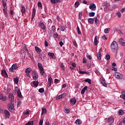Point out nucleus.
Here are the masks:
<instances>
[{
  "instance_id": "5fc2aeb1",
  "label": "nucleus",
  "mask_w": 125,
  "mask_h": 125,
  "mask_svg": "<svg viewBox=\"0 0 125 125\" xmlns=\"http://www.w3.org/2000/svg\"><path fill=\"white\" fill-rule=\"evenodd\" d=\"M86 56L88 59H92V57H91V56L88 55V54H87Z\"/></svg>"
},
{
  "instance_id": "2eb2a0df",
  "label": "nucleus",
  "mask_w": 125,
  "mask_h": 125,
  "mask_svg": "<svg viewBox=\"0 0 125 125\" xmlns=\"http://www.w3.org/2000/svg\"><path fill=\"white\" fill-rule=\"evenodd\" d=\"M108 122L109 125H113V124H114V118L113 117L109 118L108 120Z\"/></svg>"
},
{
  "instance_id": "4c0bfd02",
  "label": "nucleus",
  "mask_w": 125,
  "mask_h": 125,
  "mask_svg": "<svg viewBox=\"0 0 125 125\" xmlns=\"http://www.w3.org/2000/svg\"><path fill=\"white\" fill-rule=\"evenodd\" d=\"M25 125H34V121H31L30 122H29L28 123H26Z\"/></svg>"
},
{
  "instance_id": "72a5a7b5",
  "label": "nucleus",
  "mask_w": 125,
  "mask_h": 125,
  "mask_svg": "<svg viewBox=\"0 0 125 125\" xmlns=\"http://www.w3.org/2000/svg\"><path fill=\"white\" fill-rule=\"evenodd\" d=\"M110 30H111V29L110 28H105L104 30V32L105 34H108L109 33V32H110Z\"/></svg>"
},
{
  "instance_id": "7c9ffc66",
  "label": "nucleus",
  "mask_w": 125,
  "mask_h": 125,
  "mask_svg": "<svg viewBox=\"0 0 125 125\" xmlns=\"http://www.w3.org/2000/svg\"><path fill=\"white\" fill-rule=\"evenodd\" d=\"M94 44L97 45L98 44V40H97V36H95L94 38Z\"/></svg>"
},
{
  "instance_id": "f704fd0d",
  "label": "nucleus",
  "mask_w": 125,
  "mask_h": 125,
  "mask_svg": "<svg viewBox=\"0 0 125 125\" xmlns=\"http://www.w3.org/2000/svg\"><path fill=\"white\" fill-rule=\"evenodd\" d=\"M88 22L90 24H93V22H94V19L90 18L88 19Z\"/></svg>"
},
{
  "instance_id": "8fccbe9b",
  "label": "nucleus",
  "mask_w": 125,
  "mask_h": 125,
  "mask_svg": "<svg viewBox=\"0 0 125 125\" xmlns=\"http://www.w3.org/2000/svg\"><path fill=\"white\" fill-rule=\"evenodd\" d=\"M110 10V8H109V7L108 6H106L104 7V11H109Z\"/></svg>"
},
{
  "instance_id": "bb28decb",
  "label": "nucleus",
  "mask_w": 125,
  "mask_h": 125,
  "mask_svg": "<svg viewBox=\"0 0 125 125\" xmlns=\"http://www.w3.org/2000/svg\"><path fill=\"white\" fill-rule=\"evenodd\" d=\"M122 95L120 96L121 98H123L124 100H125V91H122Z\"/></svg>"
},
{
  "instance_id": "864d4df0",
  "label": "nucleus",
  "mask_w": 125,
  "mask_h": 125,
  "mask_svg": "<svg viewBox=\"0 0 125 125\" xmlns=\"http://www.w3.org/2000/svg\"><path fill=\"white\" fill-rule=\"evenodd\" d=\"M42 124H43V120L41 119L40 120L39 125H42Z\"/></svg>"
},
{
  "instance_id": "3c124183",
  "label": "nucleus",
  "mask_w": 125,
  "mask_h": 125,
  "mask_svg": "<svg viewBox=\"0 0 125 125\" xmlns=\"http://www.w3.org/2000/svg\"><path fill=\"white\" fill-rule=\"evenodd\" d=\"M65 29H66V28H65V26H62L61 27V31H62V32L65 31Z\"/></svg>"
},
{
  "instance_id": "f8f14e48",
  "label": "nucleus",
  "mask_w": 125,
  "mask_h": 125,
  "mask_svg": "<svg viewBox=\"0 0 125 125\" xmlns=\"http://www.w3.org/2000/svg\"><path fill=\"white\" fill-rule=\"evenodd\" d=\"M39 26L41 28V29H42V30H45L46 29L45 24H44L43 22H40L39 24Z\"/></svg>"
},
{
  "instance_id": "f3484780",
  "label": "nucleus",
  "mask_w": 125,
  "mask_h": 125,
  "mask_svg": "<svg viewBox=\"0 0 125 125\" xmlns=\"http://www.w3.org/2000/svg\"><path fill=\"white\" fill-rule=\"evenodd\" d=\"M70 103L72 105H75L77 103V100L74 98L71 99Z\"/></svg>"
},
{
  "instance_id": "c03bdc74",
  "label": "nucleus",
  "mask_w": 125,
  "mask_h": 125,
  "mask_svg": "<svg viewBox=\"0 0 125 125\" xmlns=\"http://www.w3.org/2000/svg\"><path fill=\"white\" fill-rule=\"evenodd\" d=\"M118 113L120 115V116H122V115H124V112L123 110L121 109V110H119Z\"/></svg>"
},
{
  "instance_id": "58836bf2",
  "label": "nucleus",
  "mask_w": 125,
  "mask_h": 125,
  "mask_svg": "<svg viewBox=\"0 0 125 125\" xmlns=\"http://www.w3.org/2000/svg\"><path fill=\"white\" fill-rule=\"evenodd\" d=\"M94 21L96 24L99 23V20H98V19H97V17L94 18Z\"/></svg>"
},
{
  "instance_id": "0eeeda50",
  "label": "nucleus",
  "mask_w": 125,
  "mask_h": 125,
  "mask_svg": "<svg viewBox=\"0 0 125 125\" xmlns=\"http://www.w3.org/2000/svg\"><path fill=\"white\" fill-rule=\"evenodd\" d=\"M89 8H90L91 10L95 11V10H96V5H95V4L91 3L89 5Z\"/></svg>"
},
{
  "instance_id": "c85d7f7f",
  "label": "nucleus",
  "mask_w": 125,
  "mask_h": 125,
  "mask_svg": "<svg viewBox=\"0 0 125 125\" xmlns=\"http://www.w3.org/2000/svg\"><path fill=\"white\" fill-rule=\"evenodd\" d=\"M56 31V27H55V25H53L52 26L51 32L52 33H55Z\"/></svg>"
},
{
  "instance_id": "79ce46f5",
  "label": "nucleus",
  "mask_w": 125,
  "mask_h": 125,
  "mask_svg": "<svg viewBox=\"0 0 125 125\" xmlns=\"http://www.w3.org/2000/svg\"><path fill=\"white\" fill-rule=\"evenodd\" d=\"M39 92L40 93H42V92H44V89L43 88H41L39 89Z\"/></svg>"
},
{
  "instance_id": "a878e982",
  "label": "nucleus",
  "mask_w": 125,
  "mask_h": 125,
  "mask_svg": "<svg viewBox=\"0 0 125 125\" xmlns=\"http://www.w3.org/2000/svg\"><path fill=\"white\" fill-rule=\"evenodd\" d=\"M87 89V86H85L82 90L81 94H84V92H85V90Z\"/></svg>"
},
{
  "instance_id": "f03ea898",
  "label": "nucleus",
  "mask_w": 125,
  "mask_h": 125,
  "mask_svg": "<svg viewBox=\"0 0 125 125\" xmlns=\"http://www.w3.org/2000/svg\"><path fill=\"white\" fill-rule=\"evenodd\" d=\"M38 67L40 71L41 76H44L45 75V71H44V68H43L42 64L41 63H38Z\"/></svg>"
},
{
  "instance_id": "a18cd8bd",
  "label": "nucleus",
  "mask_w": 125,
  "mask_h": 125,
  "mask_svg": "<svg viewBox=\"0 0 125 125\" xmlns=\"http://www.w3.org/2000/svg\"><path fill=\"white\" fill-rule=\"evenodd\" d=\"M79 74H88L87 72L85 71H83L82 70H79Z\"/></svg>"
},
{
  "instance_id": "de8ad7c7",
  "label": "nucleus",
  "mask_w": 125,
  "mask_h": 125,
  "mask_svg": "<svg viewBox=\"0 0 125 125\" xmlns=\"http://www.w3.org/2000/svg\"><path fill=\"white\" fill-rule=\"evenodd\" d=\"M77 32L78 35H82V32H81V30H80V27H79V26L77 27Z\"/></svg>"
},
{
  "instance_id": "e433bc0d",
  "label": "nucleus",
  "mask_w": 125,
  "mask_h": 125,
  "mask_svg": "<svg viewBox=\"0 0 125 125\" xmlns=\"http://www.w3.org/2000/svg\"><path fill=\"white\" fill-rule=\"evenodd\" d=\"M52 23V21H51V20L49 19L48 20V27H50V26H51V24Z\"/></svg>"
},
{
  "instance_id": "680f3d73",
  "label": "nucleus",
  "mask_w": 125,
  "mask_h": 125,
  "mask_svg": "<svg viewBox=\"0 0 125 125\" xmlns=\"http://www.w3.org/2000/svg\"><path fill=\"white\" fill-rule=\"evenodd\" d=\"M44 43H45V46L46 47H47V46H48V43L47 42V41H44Z\"/></svg>"
},
{
  "instance_id": "ea45409f",
  "label": "nucleus",
  "mask_w": 125,
  "mask_h": 125,
  "mask_svg": "<svg viewBox=\"0 0 125 125\" xmlns=\"http://www.w3.org/2000/svg\"><path fill=\"white\" fill-rule=\"evenodd\" d=\"M44 114H46V108L42 109V115H43Z\"/></svg>"
},
{
  "instance_id": "37998d69",
  "label": "nucleus",
  "mask_w": 125,
  "mask_h": 125,
  "mask_svg": "<svg viewBox=\"0 0 125 125\" xmlns=\"http://www.w3.org/2000/svg\"><path fill=\"white\" fill-rule=\"evenodd\" d=\"M79 5H80V2L79 1H76L75 3V7L77 8V7H79Z\"/></svg>"
},
{
  "instance_id": "b1692460",
  "label": "nucleus",
  "mask_w": 125,
  "mask_h": 125,
  "mask_svg": "<svg viewBox=\"0 0 125 125\" xmlns=\"http://www.w3.org/2000/svg\"><path fill=\"white\" fill-rule=\"evenodd\" d=\"M97 57L99 60H101V58L102 57V55L101 53H98L97 54Z\"/></svg>"
},
{
  "instance_id": "dca6fc26",
  "label": "nucleus",
  "mask_w": 125,
  "mask_h": 125,
  "mask_svg": "<svg viewBox=\"0 0 125 125\" xmlns=\"http://www.w3.org/2000/svg\"><path fill=\"white\" fill-rule=\"evenodd\" d=\"M2 73V76L3 77H5V78H8V75H7V73H6V71L5 70H3L1 71Z\"/></svg>"
},
{
  "instance_id": "774afa93",
  "label": "nucleus",
  "mask_w": 125,
  "mask_h": 125,
  "mask_svg": "<svg viewBox=\"0 0 125 125\" xmlns=\"http://www.w3.org/2000/svg\"><path fill=\"white\" fill-rule=\"evenodd\" d=\"M52 125H58V123L56 122H54Z\"/></svg>"
},
{
  "instance_id": "39448f33",
  "label": "nucleus",
  "mask_w": 125,
  "mask_h": 125,
  "mask_svg": "<svg viewBox=\"0 0 125 125\" xmlns=\"http://www.w3.org/2000/svg\"><path fill=\"white\" fill-rule=\"evenodd\" d=\"M114 76L115 78H117V79L122 80V79H123V75L122 73L119 72H115L114 74Z\"/></svg>"
},
{
  "instance_id": "603ef678",
  "label": "nucleus",
  "mask_w": 125,
  "mask_h": 125,
  "mask_svg": "<svg viewBox=\"0 0 125 125\" xmlns=\"http://www.w3.org/2000/svg\"><path fill=\"white\" fill-rule=\"evenodd\" d=\"M65 112L66 114H69V113H70V109L68 108H65Z\"/></svg>"
},
{
  "instance_id": "6e6552de",
  "label": "nucleus",
  "mask_w": 125,
  "mask_h": 125,
  "mask_svg": "<svg viewBox=\"0 0 125 125\" xmlns=\"http://www.w3.org/2000/svg\"><path fill=\"white\" fill-rule=\"evenodd\" d=\"M38 77H39V75H38L37 71H33V78L34 80H38Z\"/></svg>"
},
{
  "instance_id": "4be33fe9",
  "label": "nucleus",
  "mask_w": 125,
  "mask_h": 125,
  "mask_svg": "<svg viewBox=\"0 0 125 125\" xmlns=\"http://www.w3.org/2000/svg\"><path fill=\"white\" fill-rule=\"evenodd\" d=\"M32 72V68L31 67H28L25 70L26 74H30Z\"/></svg>"
},
{
  "instance_id": "338daca9",
  "label": "nucleus",
  "mask_w": 125,
  "mask_h": 125,
  "mask_svg": "<svg viewBox=\"0 0 125 125\" xmlns=\"http://www.w3.org/2000/svg\"><path fill=\"white\" fill-rule=\"evenodd\" d=\"M110 58H111V57H110V55L107 54L106 59H107V60H110Z\"/></svg>"
},
{
  "instance_id": "4d7b16f0",
  "label": "nucleus",
  "mask_w": 125,
  "mask_h": 125,
  "mask_svg": "<svg viewBox=\"0 0 125 125\" xmlns=\"http://www.w3.org/2000/svg\"><path fill=\"white\" fill-rule=\"evenodd\" d=\"M102 40H104V41H106L107 40H108V38H107V37L105 36H104L102 37Z\"/></svg>"
},
{
  "instance_id": "09e8293b",
  "label": "nucleus",
  "mask_w": 125,
  "mask_h": 125,
  "mask_svg": "<svg viewBox=\"0 0 125 125\" xmlns=\"http://www.w3.org/2000/svg\"><path fill=\"white\" fill-rule=\"evenodd\" d=\"M82 16H83V12H80L79 14V19L80 20L82 19Z\"/></svg>"
},
{
  "instance_id": "9d476101",
  "label": "nucleus",
  "mask_w": 125,
  "mask_h": 125,
  "mask_svg": "<svg viewBox=\"0 0 125 125\" xmlns=\"http://www.w3.org/2000/svg\"><path fill=\"white\" fill-rule=\"evenodd\" d=\"M4 114L6 118H8V119H9V117H10V113H9V111H8V110L5 109L4 111Z\"/></svg>"
},
{
  "instance_id": "20e7f679",
  "label": "nucleus",
  "mask_w": 125,
  "mask_h": 125,
  "mask_svg": "<svg viewBox=\"0 0 125 125\" xmlns=\"http://www.w3.org/2000/svg\"><path fill=\"white\" fill-rule=\"evenodd\" d=\"M7 107L9 111L12 112V113L14 112V105H13V104H12V103L11 102L9 103Z\"/></svg>"
},
{
  "instance_id": "0e129e2a",
  "label": "nucleus",
  "mask_w": 125,
  "mask_h": 125,
  "mask_svg": "<svg viewBox=\"0 0 125 125\" xmlns=\"http://www.w3.org/2000/svg\"><path fill=\"white\" fill-rule=\"evenodd\" d=\"M38 5L39 6V7H42V3L39 2L38 3Z\"/></svg>"
},
{
  "instance_id": "1a4fd4ad",
  "label": "nucleus",
  "mask_w": 125,
  "mask_h": 125,
  "mask_svg": "<svg viewBox=\"0 0 125 125\" xmlns=\"http://www.w3.org/2000/svg\"><path fill=\"white\" fill-rule=\"evenodd\" d=\"M7 99V96H4L3 95L0 94V100H1L2 101H6Z\"/></svg>"
},
{
  "instance_id": "49530a36",
  "label": "nucleus",
  "mask_w": 125,
  "mask_h": 125,
  "mask_svg": "<svg viewBox=\"0 0 125 125\" xmlns=\"http://www.w3.org/2000/svg\"><path fill=\"white\" fill-rule=\"evenodd\" d=\"M32 15L36 16V8L34 7L32 11Z\"/></svg>"
},
{
  "instance_id": "412c9836",
  "label": "nucleus",
  "mask_w": 125,
  "mask_h": 125,
  "mask_svg": "<svg viewBox=\"0 0 125 125\" xmlns=\"http://www.w3.org/2000/svg\"><path fill=\"white\" fill-rule=\"evenodd\" d=\"M26 8L25 7L21 6V12L22 14H25L26 12Z\"/></svg>"
},
{
  "instance_id": "13d9d810",
  "label": "nucleus",
  "mask_w": 125,
  "mask_h": 125,
  "mask_svg": "<svg viewBox=\"0 0 125 125\" xmlns=\"http://www.w3.org/2000/svg\"><path fill=\"white\" fill-rule=\"evenodd\" d=\"M117 15H118L119 18H121V16L122 14H121V12H118L117 13Z\"/></svg>"
},
{
  "instance_id": "bf43d9fd",
  "label": "nucleus",
  "mask_w": 125,
  "mask_h": 125,
  "mask_svg": "<svg viewBox=\"0 0 125 125\" xmlns=\"http://www.w3.org/2000/svg\"><path fill=\"white\" fill-rule=\"evenodd\" d=\"M53 37H54V39H57V38L58 37V34H54Z\"/></svg>"
},
{
  "instance_id": "c756f323",
  "label": "nucleus",
  "mask_w": 125,
  "mask_h": 125,
  "mask_svg": "<svg viewBox=\"0 0 125 125\" xmlns=\"http://www.w3.org/2000/svg\"><path fill=\"white\" fill-rule=\"evenodd\" d=\"M38 54H39V56L40 58H41V59H42H42H44V54H42V53H39Z\"/></svg>"
},
{
  "instance_id": "7ed1b4c3",
  "label": "nucleus",
  "mask_w": 125,
  "mask_h": 125,
  "mask_svg": "<svg viewBox=\"0 0 125 125\" xmlns=\"http://www.w3.org/2000/svg\"><path fill=\"white\" fill-rule=\"evenodd\" d=\"M2 3L3 6L4 7L3 8V12L4 13V14H5V15H6V14H7V10H6V9H7V6H6V0H2Z\"/></svg>"
},
{
  "instance_id": "e2e57ef3",
  "label": "nucleus",
  "mask_w": 125,
  "mask_h": 125,
  "mask_svg": "<svg viewBox=\"0 0 125 125\" xmlns=\"http://www.w3.org/2000/svg\"><path fill=\"white\" fill-rule=\"evenodd\" d=\"M59 44H60V45L61 46V47H62V46H63V45L64 44V43H63V42L61 41V42H59Z\"/></svg>"
},
{
  "instance_id": "f257e3e1",
  "label": "nucleus",
  "mask_w": 125,
  "mask_h": 125,
  "mask_svg": "<svg viewBox=\"0 0 125 125\" xmlns=\"http://www.w3.org/2000/svg\"><path fill=\"white\" fill-rule=\"evenodd\" d=\"M110 49L113 53H116L119 49V44L115 41H114L110 45Z\"/></svg>"
},
{
  "instance_id": "69168bd1",
  "label": "nucleus",
  "mask_w": 125,
  "mask_h": 125,
  "mask_svg": "<svg viewBox=\"0 0 125 125\" xmlns=\"http://www.w3.org/2000/svg\"><path fill=\"white\" fill-rule=\"evenodd\" d=\"M29 113H30V112H29V111H28V110H26L24 112V114L25 115H29Z\"/></svg>"
},
{
  "instance_id": "6e6d98bb",
  "label": "nucleus",
  "mask_w": 125,
  "mask_h": 125,
  "mask_svg": "<svg viewBox=\"0 0 125 125\" xmlns=\"http://www.w3.org/2000/svg\"><path fill=\"white\" fill-rule=\"evenodd\" d=\"M123 42H124V39H123V38H122L119 40V42L120 43V44H122L123 43Z\"/></svg>"
},
{
  "instance_id": "4468645a",
  "label": "nucleus",
  "mask_w": 125,
  "mask_h": 125,
  "mask_svg": "<svg viewBox=\"0 0 125 125\" xmlns=\"http://www.w3.org/2000/svg\"><path fill=\"white\" fill-rule=\"evenodd\" d=\"M9 101L12 103L14 101V96L12 94H10L9 95Z\"/></svg>"
},
{
  "instance_id": "473e14b6",
  "label": "nucleus",
  "mask_w": 125,
  "mask_h": 125,
  "mask_svg": "<svg viewBox=\"0 0 125 125\" xmlns=\"http://www.w3.org/2000/svg\"><path fill=\"white\" fill-rule=\"evenodd\" d=\"M119 125H125V118H124L122 121L120 122Z\"/></svg>"
},
{
  "instance_id": "393cba45",
  "label": "nucleus",
  "mask_w": 125,
  "mask_h": 125,
  "mask_svg": "<svg viewBox=\"0 0 125 125\" xmlns=\"http://www.w3.org/2000/svg\"><path fill=\"white\" fill-rule=\"evenodd\" d=\"M82 121L80 119H77L75 121V124L78 125H82Z\"/></svg>"
},
{
  "instance_id": "ddd939ff",
  "label": "nucleus",
  "mask_w": 125,
  "mask_h": 125,
  "mask_svg": "<svg viewBox=\"0 0 125 125\" xmlns=\"http://www.w3.org/2000/svg\"><path fill=\"white\" fill-rule=\"evenodd\" d=\"M65 96H66V93H63L57 97L56 99L58 100V99H61L62 98H64V97H65Z\"/></svg>"
},
{
  "instance_id": "2f4dec72",
  "label": "nucleus",
  "mask_w": 125,
  "mask_h": 125,
  "mask_svg": "<svg viewBox=\"0 0 125 125\" xmlns=\"http://www.w3.org/2000/svg\"><path fill=\"white\" fill-rule=\"evenodd\" d=\"M14 81L16 83V84H18V83H19V78H18V77H16L14 79Z\"/></svg>"
},
{
  "instance_id": "052dcab7",
  "label": "nucleus",
  "mask_w": 125,
  "mask_h": 125,
  "mask_svg": "<svg viewBox=\"0 0 125 125\" xmlns=\"http://www.w3.org/2000/svg\"><path fill=\"white\" fill-rule=\"evenodd\" d=\"M24 49H25V51H26V52H27V54H30V53H29V50H28V49H27V47L25 46L24 47Z\"/></svg>"
},
{
  "instance_id": "5701e85b",
  "label": "nucleus",
  "mask_w": 125,
  "mask_h": 125,
  "mask_svg": "<svg viewBox=\"0 0 125 125\" xmlns=\"http://www.w3.org/2000/svg\"><path fill=\"white\" fill-rule=\"evenodd\" d=\"M47 55H48V56H50L52 58H54V57L55 56V55H54V53H51V52H48L47 53Z\"/></svg>"
},
{
  "instance_id": "423d86ee",
  "label": "nucleus",
  "mask_w": 125,
  "mask_h": 125,
  "mask_svg": "<svg viewBox=\"0 0 125 125\" xmlns=\"http://www.w3.org/2000/svg\"><path fill=\"white\" fill-rule=\"evenodd\" d=\"M18 69V66L16 64H13L11 67L9 68L10 72H14V70H17Z\"/></svg>"
},
{
  "instance_id": "9b49d317",
  "label": "nucleus",
  "mask_w": 125,
  "mask_h": 125,
  "mask_svg": "<svg viewBox=\"0 0 125 125\" xmlns=\"http://www.w3.org/2000/svg\"><path fill=\"white\" fill-rule=\"evenodd\" d=\"M53 83V80L51 78V77H50L48 79V84L49 86H51V85L52 84V83Z\"/></svg>"
},
{
  "instance_id": "c9c22d12",
  "label": "nucleus",
  "mask_w": 125,
  "mask_h": 125,
  "mask_svg": "<svg viewBox=\"0 0 125 125\" xmlns=\"http://www.w3.org/2000/svg\"><path fill=\"white\" fill-rule=\"evenodd\" d=\"M84 82H85V83H89V84H90L91 83V80L87 78V79L84 80Z\"/></svg>"
},
{
  "instance_id": "a19ab883",
  "label": "nucleus",
  "mask_w": 125,
  "mask_h": 125,
  "mask_svg": "<svg viewBox=\"0 0 125 125\" xmlns=\"http://www.w3.org/2000/svg\"><path fill=\"white\" fill-rule=\"evenodd\" d=\"M94 15H95V13H94V12H90L89 13V16L90 17H93V16H94Z\"/></svg>"
},
{
  "instance_id": "cd10ccee",
  "label": "nucleus",
  "mask_w": 125,
  "mask_h": 125,
  "mask_svg": "<svg viewBox=\"0 0 125 125\" xmlns=\"http://www.w3.org/2000/svg\"><path fill=\"white\" fill-rule=\"evenodd\" d=\"M33 84L34 86H36V87H37L39 85V82L37 81H35L33 82Z\"/></svg>"
},
{
  "instance_id": "aec40b11",
  "label": "nucleus",
  "mask_w": 125,
  "mask_h": 125,
  "mask_svg": "<svg viewBox=\"0 0 125 125\" xmlns=\"http://www.w3.org/2000/svg\"><path fill=\"white\" fill-rule=\"evenodd\" d=\"M35 51H36L37 53H38V54L42 53V49L38 46L35 47Z\"/></svg>"
},
{
  "instance_id": "a211bd4d",
  "label": "nucleus",
  "mask_w": 125,
  "mask_h": 125,
  "mask_svg": "<svg viewBox=\"0 0 125 125\" xmlns=\"http://www.w3.org/2000/svg\"><path fill=\"white\" fill-rule=\"evenodd\" d=\"M101 83L104 85V86H107V83H106V81H105V79L104 78H102L101 80Z\"/></svg>"
},
{
  "instance_id": "6ab92c4d",
  "label": "nucleus",
  "mask_w": 125,
  "mask_h": 125,
  "mask_svg": "<svg viewBox=\"0 0 125 125\" xmlns=\"http://www.w3.org/2000/svg\"><path fill=\"white\" fill-rule=\"evenodd\" d=\"M17 94L18 97L20 98H23V96H22V94L21 93V91H20V89H18L17 91Z\"/></svg>"
}]
</instances>
